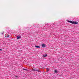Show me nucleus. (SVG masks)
I'll use <instances>...</instances> for the list:
<instances>
[{
  "label": "nucleus",
  "mask_w": 79,
  "mask_h": 79,
  "mask_svg": "<svg viewBox=\"0 0 79 79\" xmlns=\"http://www.w3.org/2000/svg\"><path fill=\"white\" fill-rule=\"evenodd\" d=\"M48 23H47V24H46V26H50V25H48Z\"/></svg>",
  "instance_id": "obj_9"
},
{
  "label": "nucleus",
  "mask_w": 79,
  "mask_h": 79,
  "mask_svg": "<svg viewBox=\"0 0 79 79\" xmlns=\"http://www.w3.org/2000/svg\"><path fill=\"white\" fill-rule=\"evenodd\" d=\"M4 33V32H3L1 33L2 35H3V34Z\"/></svg>",
  "instance_id": "obj_13"
},
{
  "label": "nucleus",
  "mask_w": 79,
  "mask_h": 79,
  "mask_svg": "<svg viewBox=\"0 0 79 79\" xmlns=\"http://www.w3.org/2000/svg\"><path fill=\"white\" fill-rule=\"evenodd\" d=\"M10 37V35H8L7 37Z\"/></svg>",
  "instance_id": "obj_14"
},
{
  "label": "nucleus",
  "mask_w": 79,
  "mask_h": 79,
  "mask_svg": "<svg viewBox=\"0 0 79 79\" xmlns=\"http://www.w3.org/2000/svg\"><path fill=\"white\" fill-rule=\"evenodd\" d=\"M32 70L33 71H37V69H33Z\"/></svg>",
  "instance_id": "obj_3"
},
{
  "label": "nucleus",
  "mask_w": 79,
  "mask_h": 79,
  "mask_svg": "<svg viewBox=\"0 0 79 79\" xmlns=\"http://www.w3.org/2000/svg\"><path fill=\"white\" fill-rule=\"evenodd\" d=\"M55 73H58V71H57V70H55Z\"/></svg>",
  "instance_id": "obj_10"
},
{
  "label": "nucleus",
  "mask_w": 79,
  "mask_h": 79,
  "mask_svg": "<svg viewBox=\"0 0 79 79\" xmlns=\"http://www.w3.org/2000/svg\"><path fill=\"white\" fill-rule=\"evenodd\" d=\"M2 49H0V51H2Z\"/></svg>",
  "instance_id": "obj_15"
},
{
  "label": "nucleus",
  "mask_w": 79,
  "mask_h": 79,
  "mask_svg": "<svg viewBox=\"0 0 79 79\" xmlns=\"http://www.w3.org/2000/svg\"><path fill=\"white\" fill-rule=\"evenodd\" d=\"M37 71L38 72H42V70H39V69H37Z\"/></svg>",
  "instance_id": "obj_8"
},
{
  "label": "nucleus",
  "mask_w": 79,
  "mask_h": 79,
  "mask_svg": "<svg viewBox=\"0 0 79 79\" xmlns=\"http://www.w3.org/2000/svg\"><path fill=\"white\" fill-rule=\"evenodd\" d=\"M44 57H46V56H47V54H45L43 55Z\"/></svg>",
  "instance_id": "obj_4"
},
{
  "label": "nucleus",
  "mask_w": 79,
  "mask_h": 79,
  "mask_svg": "<svg viewBox=\"0 0 79 79\" xmlns=\"http://www.w3.org/2000/svg\"><path fill=\"white\" fill-rule=\"evenodd\" d=\"M35 47L36 48H40V46H35Z\"/></svg>",
  "instance_id": "obj_6"
},
{
  "label": "nucleus",
  "mask_w": 79,
  "mask_h": 79,
  "mask_svg": "<svg viewBox=\"0 0 79 79\" xmlns=\"http://www.w3.org/2000/svg\"><path fill=\"white\" fill-rule=\"evenodd\" d=\"M18 76H15V78L16 79H18Z\"/></svg>",
  "instance_id": "obj_12"
},
{
  "label": "nucleus",
  "mask_w": 79,
  "mask_h": 79,
  "mask_svg": "<svg viewBox=\"0 0 79 79\" xmlns=\"http://www.w3.org/2000/svg\"><path fill=\"white\" fill-rule=\"evenodd\" d=\"M68 22L69 23H72L73 24H78V22H74V21H69V20H68Z\"/></svg>",
  "instance_id": "obj_1"
},
{
  "label": "nucleus",
  "mask_w": 79,
  "mask_h": 79,
  "mask_svg": "<svg viewBox=\"0 0 79 79\" xmlns=\"http://www.w3.org/2000/svg\"><path fill=\"white\" fill-rule=\"evenodd\" d=\"M23 70H24V71H27V69H23Z\"/></svg>",
  "instance_id": "obj_11"
},
{
  "label": "nucleus",
  "mask_w": 79,
  "mask_h": 79,
  "mask_svg": "<svg viewBox=\"0 0 79 79\" xmlns=\"http://www.w3.org/2000/svg\"><path fill=\"white\" fill-rule=\"evenodd\" d=\"M21 36H20L19 35L17 36V39H21Z\"/></svg>",
  "instance_id": "obj_2"
},
{
  "label": "nucleus",
  "mask_w": 79,
  "mask_h": 79,
  "mask_svg": "<svg viewBox=\"0 0 79 79\" xmlns=\"http://www.w3.org/2000/svg\"><path fill=\"white\" fill-rule=\"evenodd\" d=\"M42 47L44 48L45 47V44H42Z\"/></svg>",
  "instance_id": "obj_5"
},
{
  "label": "nucleus",
  "mask_w": 79,
  "mask_h": 79,
  "mask_svg": "<svg viewBox=\"0 0 79 79\" xmlns=\"http://www.w3.org/2000/svg\"><path fill=\"white\" fill-rule=\"evenodd\" d=\"M49 70H50V69H46V71L47 72H48V71H49Z\"/></svg>",
  "instance_id": "obj_7"
}]
</instances>
